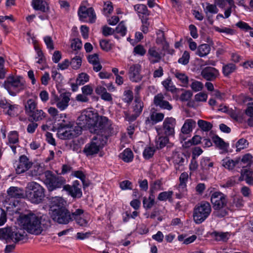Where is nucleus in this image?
<instances>
[{"label": "nucleus", "mask_w": 253, "mask_h": 253, "mask_svg": "<svg viewBox=\"0 0 253 253\" xmlns=\"http://www.w3.org/2000/svg\"><path fill=\"white\" fill-rule=\"evenodd\" d=\"M114 30L115 32L120 34L122 36H125L126 32V28L124 22L121 21Z\"/></svg>", "instance_id": "47"}, {"label": "nucleus", "mask_w": 253, "mask_h": 253, "mask_svg": "<svg viewBox=\"0 0 253 253\" xmlns=\"http://www.w3.org/2000/svg\"><path fill=\"white\" fill-rule=\"evenodd\" d=\"M25 197L32 203L39 204L45 197L44 189L39 183L30 182L25 188Z\"/></svg>", "instance_id": "4"}, {"label": "nucleus", "mask_w": 253, "mask_h": 253, "mask_svg": "<svg viewBox=\"0 0 253 253\" xmlns=\"http://www.w3.org/2000/svg\"><path fill=\"white\" fill-rule=\"evenodd\" d=\"M134 8L139 14H142L143 15L145 16H148L150 14V12L148 11L147 6L144 4H136L134 5ZM139 15L141 17L140 15Z\"/></svg>", "instance_id": "35"}, {"label": "nucleus", "mask_w": 253, "mask_h": 253, "mask_svg": "<svg viewBox=\"0 0 253 253\" xmlns=\"http://www.w3.org/2000/svg\"><path fill=\"white\" fill-rule=\"evenodd\" d=\"M189 54L187 51H185L182 57L178 60V62L183 65H186L189 62Z\"/></svg>", "instance_id": "58"}, {"label": "nucleus", "mask_w": 253, "mask_h": 253, "mask_svg": "<svg viewBox=\"0 0 253 253\" xmlns=\"http://www.w3.org/2000/svg\"><path fill=\"white\" fill-rule=\"evenodd\" d=\"M31 168L32 169L26 173L27 176H37L42 172V168L39 165H35Z\"/></svg>", "instance_id": "39"}, {"label": "nucleus", "mask_w": 253, "mask_h": 253, "mask_svg": "<svg viewBox=\"0 0 253 253\" xmlns=\"http://www.w3.org/2000/svg\"><path fill=\"white\" fill-rule=\"evenodd\" d=\"M164 118V114L162 113H158L155 111L151 110L150 116L145 121L146 125H154L157 123L162 121Z\"/></svg>", "instance_id": "22"}, {"label": "nucleus", "mask_w": 253, "mask_h": 253, "mask_svg": "<svg viewBox=\"0 0 253 253\" xmlns=\"http://www.w3.org/2000/svg\"><path fill=\"white\" fill-rule=\"evenodd\" d=\"M205 11L206 14H208V12L215 14L218 12V10L215 5L208 3L205 9Z\"/></svg>", "instance_id": "53"}, {"label": "nucleus", "mask_w": 253, "mask_h": 253, "mask_svg": "<svg viewBox=\"0 0 253 253\" xmlns=\"http://www.w3.org/2000/svg\"><path fill=\"white\" fill-rule=\"evenodd\" d=\"M172 191H165L160 193L158 197V199L160 201H163L167 200L170 201L172 199Z\"/></svg>", "instance_id": "42"}, {"label": "nucleus", "mask_w": 253, "mask_h": 253, "mask_svg": "<svg viewBox=\"0 0 253 253\" xmlns=\"http://www.w3.org/2000/svg\"><path fill=\"white\" fill-rule=\"evenodd\" d=\"M21 225L7 227L0 229V239L5 240L6 243L17 244L27 239L25 230L31 234L38 235L50 226V222H21Z\"/></svg>", "instance_id": "1"}, {"label": "nucleus", "mask_w": 253, "mask_h": 253, "mask_svg": "<svg viewBox=\"0 0 253 253\" xmlns=\"http://www.w3.org/2000/svg\"><path fill=\"white\" fill-rule=\"evenodd\" d=\"M211 235L214 237L216 241H222L223 242L227 241L230 236L229 232H219L217 231H214L211 233Z\"/></svg>", "instance_id": "28"}, {"label": "nucleus", "mask_w": 253, "mask_h": 253, "mask_svg": "<svg viewBox=\"0 0 253 253\" xmlns=\"http://www.w3.org/2000/svg\"><path fill=\"white\" fill-rule=\"evenodd\" d=\"M81 186L77 180L74 182L73 185H65L63 189L67 191L70 195L74 198H80L82 196Z\"/></svg>", "instance_id": "17"}, {"label": "nucleus", "mask_w": 253, "mask_h": 253, "mask_svg": "<svg viewBox=\"0 0 253 253\" xmlns=\"http://www.w3.org/2000/svg\"><path fill=\"white\" fill-rule=\"evenodd\" d=\"M115 30L105 25L102 27V34L104 36L114 34Z\"/></svg>", "instance_id": "60"}, {"label": "nucleus", "mask_w": 253, "mask_h": 253, "mask_svg": "<svg viewBox=\"0 0 253 253\" xmlns=\"http://www.w3.org/2000/svg\"><path fill=\"white\" fill-rule=\"evenodd\" d=\"M222 165L229 170H232L235 167V160L226 158L222 160Z\"/></svg>", "instance_id": "38"}, {"label": "nucleus", "mask_w": 253, "mask_h": 253, "mask_svg": "<svg viewBox=\"0 0 253 253\" xmlns=\"http://www.w3.org/2000/svg\"><path fill=\"white\" fill-rule=\"evenodd\" d=\"M87 221V214L82 209H76L75 211L70 212L67 209L63 211L62 216H60L61 221H72L73 220Z\"/></svg>", "instance_id": "11"}, {"label": "nucleus", "mask_w": 253, "mask_h": 253, "mask_svg": "<svg viewBox=\"0 0 253 253\" xmlns=\"http://www.w3.org/2000/svg\"><path fill=\"white\" fill-rule=\"evenodd\" d=\"M188 175L186 172L182 173L179 177L180 183L179 187L184 188L186 185V182L188 180Z\"/></svg>", "instance_id": "48"}, {"label": "nucleus", "mask_w": 253, "mask_h": 253, "mask_svg": "<svg viewBox=\"0 0 253 253\" xmlns=\"http://www.w3.org/2000/svg\"><path fill=\"white\" fill-rule=\"evenodd\" d=\"M83 127L79 124V122L75 124L71 122L62 123L58 127L57 135L62 139H71L81 134Z\"/></svg>", "instance_id": "3"}, {"label": "nucleus", "mask_w": 253, "mask_h": 253, "mask_svg": "<svg viewBox=\"0 0 253 253\" xmlns=\"http://www.w3.org/2000/svg\"><path fill=\"white\" fill-rule=\"evenodd\" d=\"M57 107L62 111L67 108L68 103L70 101V94L69 93H63L59 97L56 96L55 98Z\"/></svg>", "instance_id": "20"}, {"label": "nucleus", "mask_w": 253, "mask_h": 253, "mask_svg": "<svg viewBox=\"0 0 253 253\" xmlns=\"http://www.w3.org/2000/svg\"><path fill=\"white\" fill-rule=\"evenodd\" d=\"M78 13L81 20H83L88 17L91 23L95 22L96 15L92 7L86 8L85 6H81Z\"/></svg>", "instance_id": "16"}, {"label": "nucleus", "mask_w": 253, "mask_h": 253, "mask_svg": "<svg viewBox=\"0 0 253 253\" xmlns=\"http://www.w3.org/2000/svg\"><path fill=\"white\" fill-rule=\"evenodd\" d=\"M8 197L5 200L6 203H9V206L11 207H7L10 208L11 207H16L19 204V200H14L23 198L25 196V191L22 189L17 187H10L7 190Z\"/></svg>", "instance_id": "10"}, {"label": "nucleus", "mask_w": 253, "mask_h": 253, "mask_svg": "<svg viewBox=\"0 0 253 253\" xmlns=\"http://www.w3.org/2000/svg\"><path fill=\"white\" fill-rule=\"evenodd\" d=\"M9 143L15 144L19 141L18 134L16 131H11L8 135Z\"/></svg>", "instance_id": "46"}, {"label": "nucleus", "mask_w": 253, "mask_h": 253, "mask_svg": "<svg viewBox=\"0 0 253 253\" xmlns=\"http://www.w3.org/2000/svg\"><path fill=\"white\" fill-rule=\"evenodd\" d=\"M196 122L192 119H187L185 121L181 131L183 134H189L193 130V128L196 126Z\"/></svg>", "instance_id": "25"}, {"label": "nucleus", "mask_w": 253, "mask_h": 253, "mask_svg": "<svg viewBox=\"0 0 253 253\" xmlns=\"http://www.w3.org/2000/svg\"><path fill=\"white\" fill-rule=\"evenodd\" d=\"M44 176V183L49 191L61 188L66 182L64 177L55 175L49 170L45 171Z\"/></svg>", "instance_id": "8"}, {"label": "nucleus", "mask_w": 253, "mask_h": 253, "mask_svg": "<svg viewBox=\"0 0 253 253\" xmlns=\"http://www.w3.org/2000/svg\"><path fill=\"white\" fill-rule=\"evenodd\" d=\"M78 122L83 127H87L91 133L106 136L107 139L113 133L112 125L108 118L99 116L91 110L84 111L78 117Z\"/></svg>", "instance_id": "2"}, {"label": "nucleus", "mask_w": 253, "mask_h": 253, "mask_svg": "<svg viewBox=\"0 0 253 253\" xmlns=\"http://www.w3.org/2000/svg\"><path fill=\"white\" fill-rule=\"evenodd\" d=\"M3 86L10 95L14 96L26 88V84L22 77L12 75L7 77L4 82Z\"/></svg>", "instance_id": "5"}, {"label": "nucleus", "mask_w": 253, "mask_h": 253, "mask_svg": "<svg viewBox=\"0 0 253 253\" xmlns=\"http://www.w3.org/2000/svg\"><path fill=\"white\" fill-rule=\"evenodd\" d=\"M149 60L152 64L159 62L161 59V54L158 52L154 47H151L148 51Z\"/></svg>", "instance_id": "23"}, {"label": "nucleus", "mask_w": 253, "mask_h": 253, "mask_svg": "<svg viewBox=\"0 0 253 253\" xmlns=\"http://www.w3.org/2000/svg\"><path fill=\"white\" fill-rule=\"evenodd\" d=\"M201 137L198 135L194 136L191 140L185 142V147H189L192 145H197L201 142Z\"/></svg>", "instance_id": "50"}, {"label": "nucleus", "mask_w": 253, "mask_h": 253, "mask_svg": "<svg viewBox=\"0 0 253 253\" xmlns=\"http://www.w3.org/2000/svg\"><path fill=\"white\" fill-rule=\"evenodd\" d=\"M192 89L195 91L201 90L203 88V84L198 81H194L191 84Z\"/></svg>", "instance_id": "63"}, {"label": "nucleus", "mask_w": 253, "mask_h": 253, "mask_svg": "<svg viewBox=\"0 0 253 253\" xmlns=\"http://www.w3.org/2000/svg\"><path fill=\"white\" fill-rule=\"evenodd\" d=\"M133 52L136 54L143 56L146 53V51L142 45L139 44L134 48Z\"/></svg>", "instance_id": "59"}, {"label": "nucleus", "mask_w": 253, "mask_h": 253, "mask_svg": "<svg viewBox=\"0 0 253 253\" xmlns=\"http://www.w3.org/2000/svg\"><path fill=\"white\" fill-rule=\"evenodd\" d=\"M107 140L106 136L96 135L92 138L90 143L85 145L83 152L87 156L96 154L106 144Z\"/></svg>", "instance_id": "7"}, {"label": "nucleus", "mask_w": 253, "mask_h": 253, "mask_svg": "<svg viewBox=\"0 0 253 253\" xmlns=\"http://www.w3.org/2000/svg\"><path fill=\"white\" fill-rule=\"evenodd\" d=\"M89 80V76L84 73H82L79 75L77 80L76 83L79 85H83Z\"/></svg>", "instance_id": "44"}, {"label": "nucleus", "mask_w": 253, "mask_h": 253, "mask_svg": "<svg viewBox=\"0 0 253 253\" xmlns=\"http://www.w3.org/2000/svg\"><path fill=\"white\" fill-rule=\"evenodd\" d=\"M169 141L168 136H157L155 139V146L157 149L164 148Z\"/></svg>", "instance_id": "29"}, {"label": "nucleus", "mask_w": 253, "mask_h": 253, "mask_svg": "<svg viewBox=\"0 0 253 253\" xmlns=\"http://www.w3.org/2000/svg\"><path fill=\"white\" fill-rule=\"evenodd\" d=\"M211 47L208 44H202L198 48L196 54L200 57L208 55L210 51Z\"/></svg>", "instance_id": "33"}, {"label": "nucleus", "mask_w": 253, "mask_h": 253, "mask_svg": "<svg viewBox=\"0 0 253 253\" xmlns=\"http://www.w3.org/2000/svg\"><path fill=\"white\" fill-rule=\"evenodd\" d=\"M236 69L235 64L230 63L224 65L222 68V72L224 76H228L231 73H233Z\"/></svg>", "instance_id": "40"}, {"label": "nucleus", "mask_w": 253, "mask_h": 253, "mask_svg": "<svg viewBox=\"0 0 253 253\" xmlns=\"http://www.w3.org/2000/svg\"><path fill=\"white\" fill-rule=\"evenodd\" d=\"M193 94L190 90L185 91L180 96V100L182 101H188L192 97Z\"/></svg>", "instance_id": "64"}, {"label": "nucleus", "mask_w": 253, "mask_h": 253, "mask_svg": "<svg viewBox=\"0 0 253 253\" xmlns=\"http://www.w3.org/2000/svg\"><path fill=\"white\" fill-rule=\"evenodd\" d=\"M37 104L36 102L32 99H29L25 105L26 112L29 115L31 114L36 109Z\"/></svg>", "instance_id": "37"}, {"label": "nucleus", "mask_w": 253, "mask_h": 253, "mask_svg": "<svg viewBox=\"0 0 253 253\" xmlns=\"http://www.w3.org/2000/svg\"><path fill=\"white\" fill-rule=\"evenodd\" d=\"M215 211L213 212V214L215 217H223L226 215L228 213V211L226 210H215Z\"/></svg>", "instance_id": "61"}, {"label": "nucleus", "mask_w": 253, "mask_h": 253, "mask_svg": "<svg viewBox=\"0 0 253 253\" xmlns=\"http://www.w3.org/2000/svg\"><path fill=\"white\" fill-rule=\"evenodd\" d=\"M30 117V121H39L42 120L43 118L45 117V114L42 110L36 109L31 114L29 115Z\"/></svg>", "instance_id": "32"}, {"label": "nucleus", "mask_w": 253, "mask_h": 253, "mask_svg": "<svg viewBox=\"0 0 253 253\" xmlns=\"http://www.w3.org/2000/svg\"><path fill=\"white\" fill-rule=\"evenodd\" d=\"M132 183L129 180H124L120 183V187L122 190L132 189Z\"/></svg>", "instance_id": "56"}, {"label": "nucleus", "mask_w": 253, "mask_h": 253, "mask_svg": "<svg viewBox=\"0 0 253 253\" xmlns=\"http://www.w3.org/2000/svg\"><path fill=\"white\" fill-rule=\"evenodd\" d=\"M253 172L249 169H243L241 171L240 178L246 181L249 185H253Z\"/></svg>", "instance_id": "24"}, {"label": "nucleus", "mask_w": 253, "mask_h": 253, "mask_svg": "<svg viewBox=\"0 0 253 253\" xmlns=\"http://www.w3.org/2000/svg\"><path fill=\"white\" fill-rule=\"evenodd\" d=\"M66 201L61 197H54L51 198V205L49 214L54 221H61L60 216H62Z\"/></svg>", "instance_id": "6"}, {"label": "nucleus", "mask_w": 253, "mask_h": 253, "mask_svg": "<svg viewBox=\"0 0 253 253\" xmlns=\"http://www.w3.org/2000/svg\"><path fill=\"white\" fill-rule=\"evenodd\" d=\"M35 49L37 51L38 57L39 58L38 61H37V62L39 64L43 63L45 61V57L43 55L42 51L38 45L35 46Z\"/></svg>", "instance_id": "51"}, {"label": "nucleus", "mask_w": 253, "mask_h": 253, "mask_svg": "<svg viewBox=\"0 0 253 253\" xmlns=\"http://www.w3.org/2000/svg\"><path fill=\"white\" fill-rule=\"evenodd\" d=\"M14 215V218H16L17 221H45L47 220L46 215L40 212L31 211H26L23 212L16 211Z\"/></svg>", "instance_id": "9"}, {"label": "nucleus", "mask_w": 253, "mask_h": 253, "mask_svg": "<svg viewBox=\"0 0 253 253\" xmlns=\"http://www.w3.org/2000/svg\"><path fill=\"white\" fill-rule=\"evenodd\" d=\"M32 5L34 9L45 12L48 10L46 2L42 0H33Z\"/></svg>", "instance_id": "27"}, {"label": "nucleus", "mask_w": 253, "mask_h": 253, "mask_svg": "<svg viewBox=\"0 0 253 253\" xmlns=\"http://www.w3.org/2000/svg\"><path fill=\"white\" fill-rule=\"evenodd\" d=\"M211 201L214 210H220L225 207L227 203L226 196L220 192L212 193Z\"/></svg>", "instance_id": "13"}, {"label": "nucleus", "mask_w": 253, "mask_h": 253, "mask_svg": "<svg viewBox=\"0 0 253 253\" xmlns=\"http://www.w3.org/2000/svg\"><path fill=\"white\" fill-rule=\"evenodd\" d=\"M44 42L48 48L50 50H53L54 49L53 42L50 37L45 36L44 38Z\"/></svg>", "instance_id": "62"}, {"label": "nucleus", "mask_w": 253, "mask_h": 253, "mask_svg": "<svg viewBox=\"0 0 253 253\" xmlns=\"http://www.w3.org/2000/svg\"><path fill=\"white\" fill-rule=\"evenodd\" d=\"M201 75L207 81H213L219 76V72L215 68L208 66L202 70Z\"/></svg>", "instance_id": "18"}, {"label": "nucleus", "mask_w": 253, "mask_h": 253, "mask_svg": "<svg viewBox=\"0 0 253 253\" xmlns=\"http://www.w3.org/2000/svg\"><path fill=\"white\" fill-rule=\"evenodd\" d=\"M198 125L199 127L205 131H209L212 127V125L211 123L202 120L198 121Z\"/></svg>", "instance_id": "41"}, {"label": "nucleus", "mask_w": 253, "mask_h": 253, "mask_svg": "<svg viewBox=\"0 0 253 253\" xmlns=\"http://www.w3.org/2000/svg\"><path fill=\"white\" fill-rule=\"evenodd\" d=\"M156 191L150 189V195L148 198L144 197L143 200V206L146 209H150L154 205L155 203V195Z\"/></svg>", "instance_id": "26"}, {"label": "nucleus", "mask_w": 253, "mask_h": 253, "mask_svg": "<svg viewBox=\"0 0 253 253\" xmlns=\"http://www.w3.org/2000/svg\"><path fill=\"white\" fill-rule=\"evenodd\" d=\"M253 156L250 154H246L244 155L241 160V162H243L244 164L246 165V167L250 166L252 164V159Z\"/></svg>", "instance_id": "55"}, {"label": "nucleus", "mask_w": 253, "mask_h": 253, "mask_svg": "<svg viewBox=\"0 0 253 253\" xmlns=\"http://www.w3.org/2000/svg\"><path fill=\"white\" fill-rule=\"evenodd\" d=\"M211 212V207L209 203L202 202L200 205L194 209L193 217L195 221H203Z\"/></svg>", "instance_id": "12"}, {"label": "nucleus", "mask_w": 253, "mask_h": 253, "mask_svg": "<svg viewBox=\"0 0 253 253\" xmlns=\"http://www.w3.org/2000/svg\"><path fill=\"white\" fill-rule=\"evenodd\" d=\"M212 141L220 149L227 150L228 147V144L225 142L222 139L217 135H214L212 137Z\"/></svg>", "instance_id": "30"}, {"label": "nucleus", "mask_w": 253, "mask_h": 253, "mask_svg": "<svg viewBox=\"0 0 253 253\" xmlns=\"http://www.w3.org/2000/svg\"><path fill=\"white\" fill-rule=\"evenodd\" d=\"M162 84L167 91H170L172 93L176 92L177 89L174 85H172L171 80L168 78L162 82Z\"/></svg>", "instance_id": "36"}, {"label": "nucleus", "mask_w": 253, "mask_h": 253, "mask_svg": "<svg viewBox=\"0 0 253 253\" xmlns=\"http://www.w3.org/2000/svg\"><path fill=\"white\" fill-rule=\"evenodd\" d=\"M141 66L139 64L131 65L128 69V77L133 82H139L142 80L143 76L140 74Z\"/></svg>", "instance_id": "15"}, {"label": "nucleus", "mask_w": 253, "mask_h": 253, "mask_svg": "<svg viewBox=\"0 0 253 253\" xmlns=\"http://www.w3.org/2000/svg\"><path fill=\"white\" fill-rule=\"evenodd\" d=\"M135 105L134 107V112L139 115L142 112L143 108V103L141 101V99L138 97L135 98Z\"/></svg>", "instance_id": "43"}, {"label": "nucleus", "mask_w": 253, "mask_h": 253, "mask_svg": "<svg viewBox=\"0 0 253 253\" xmlns=\"http://www.w3.org/2000/svg\"><path fill=\"white\" fill-rule=\"evenodd\" d=\"M158 37L156 39V43L157 44H163L165 42V37L164 33L163 31L159 30L157 32Z\"/></svg>", "instance_id": "57"}, {"label": "nucleus", "mask_w": 253, "mask_h": 253, "mask_svg": "<svg viewBox=\"0 0 253 253\" xmlns=\"http://www.w3.org/2000/svg\"><path fill=\"white\" fill-rule=\"evenodd\" d=\"M175 124V119L172 117L165 119L163 123V129L166 136L171 135L174 133Z\"/></svg>", "instance_id": "21"}, {"label": "nucleus", "mask_w": 253, "mask_h": 253, "mask_svg": "<svg viewBox=\"0 0 253 253\" xmlns=\"http://www.w3.org/2000/svg\"><path fill=\"white\" fill-rule=\"evenodd\" d=\"M71 47L74 50L80 49L82 47V43L81 40L79 39H74L71 43Z\"/></svg>", "instance_id": "52"}, {"label": "nucleus", "mask_w": 253, "mask_h": 253, "mask_svg": "<svg viewBox=\"0 0 253 253\" xmlns=\"http://www.w3.org/2000/svg\"><path fill=\"white\" fill-rule=\"evenodd\" d=\"M33 163L24 155L20 157L19 163L16 166V172L21 174L28 170L32 167Z\"/></svg>", "instance_id": "14"}, {"label": "nucleus", "mask_w": 253, "mask_h": 253, "mask_svg": "<svg viewBox=\"0 0 253 253\" xmlns=\"http://www.w3.org/2000/svg\"><path fill=\"white\" fill-rule=\"evenodd\" d=\"M174 76L180 82L182 86L187 87L188 84L189 78L185 74L180 73L177 71L172 72Z\"/></svg>", "instance_id": "31"}, {"label": "nucleus", "mask_w": 253, "mask_h": 253, "mask_svg": "<svg viewBox=\"0 0 253 253\" xmlns=\"http://www.w3.org/2000/svg\"><path fill=\"white\" fill-rule=\"evenodd\" d=\"M124 101L128 103H130L133 98L132 91L130 90H126L124 92Z\"/></svg>", "instance_id": "54"}, {"label": "nucleus", "mask_w": 253, "mask_h": 253, "mask_svg": "<svg viewBox=\"0 0 253 253\" xmlns=\"http://www.w3.org/2000/svg\"><path fill=\"white\" fill-rule=\"evenodd\" d=\"M120 158L126 162H131L133 158V153L130 149H125L120 155Z\"/></svg>", "instance_id": "34"}, {"label": "nucleus", "mask_w": 253, "mask_h": 253, "mask_svg": "<svg viewBox=\"0 0 253 253\" xmlns=\"http://www.w3.org/2000/svg\"><path fill=\"white\" fill-rule=\"evenodd\" d=\"M82 64V59L80 56H76L70 62V65L74 69H78Z\"/></svg>", "instance_id": "45"}, {"label": "nucleus", "mask_w": 253, "mask_h": 253, "mask_svg": "<svg viewBox=\"0 0 253 253\" xmlns=\"http://www.w3.org/2000/svg\"><path fill=\"white\" fill-rule=\"evenodd\" d=\"M153 102L156 106H158L161 109L169 111L172 109V105L168 101L164 100V96L161 93L155 96Z\"/></svg>", "instance_id": "19"}, {"label": "nucleus", "mask_w": 253, "mask_h": 253, "mask_svg": "<svg viewBox=\"0 0 253 253\" xmlns=\"http://www.w3.org/2000/svg\"><path fill=\"white\" fill-rule=\"evenodd\" d=\"M155 151V150L153 147H146L144 150L143 156L145 159H149L154 155Z\"/></svg>", "instance_id": "49"}]
</instances>
